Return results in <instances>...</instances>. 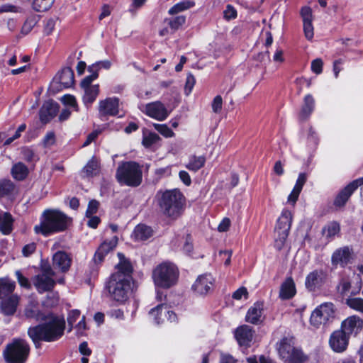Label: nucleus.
<instances>
[{
    "instance_id": "f257e3e1",
    "label": "nucleus",
    "mask_w": 363,
    "mask_h": 363,
    "mask_svg": "<svg viewBox=\"0 0 363 363\" xmlns=\"http://www.w3.org/2000/svg\"><path fill=\"white\" fill-rule=\"evenodd\" d=\"M118 257L119 262L116 266V271L109 277L106 287L111 298L123 303L131 292L133 268L123 254L118 252Z\"/></svg>"
},
{
    "instance_id": "f03ea898",
    "label": "nucleus",
    "mask_w": 363,
    "mask_h": 363,
    "mask_svg": "<svg viewBox=\"0 0 363 363\" xmlns=\"http://www.w3.org/2000/svg\"><path fill=\"white\" fill-rule=\"evenodd\" d=\"M65 329L64 318L51 316L45 323L30 327L28 335L38 348L40 347L41 341L54 342L59 340L63 335Z\"/></svg>"
},
{
    "instance_id": "7ed1b4c3",
    "label": "nucleus",
    "mask_w": 363,
    "mask_h": 363,
    "mask_svg": "<svg viewBox=\"0 0 363 363\" xmlns=\"http://www.w3.org/2000/svg\"><path fill=\"white\" fill-rule=\"evenodd\" d=\"M71 223L72 219L64 213L58 210H45L40 223L35 225L34 231L47 237L66 230Z\"/></svg>"
},
{
    "instance_id": "20e7f679",
    "label": "nucleus",
    "mask_w": 363,
    "mask_h": 363,
    "mask_svg": "<svg viewBox=\"0 0 363 363\" xmlns=\"http://www.w3.org/2000/svg\"><path fill=\"white\" fill-rule=\"evenodd\" d=\"M157 203L160 212L171 220H175L183 213L185 199L183 194L177 189L167 190L158 193Z\"/></svg>"
},
{
    "instance_id": "39448f33",
    "label": "nucleus",
    "mask_w": 363,
    "mask_h": 363,
    "mask_svg": "<svg viewBox=\"0 0 363 363\" xmlns=\"http://www.w3.org/2000/svg\"><path fill=\"white\" fill-rule=\"evenodd\" d=\"M116 177L121 184L138 186L143 179L142 166L134 161L123 162L118 164Z\"/></svg>"
},
{
    "instance_id": "423d86ee",
    "label": "nucleus",
    "mask_w": 363,
    "mask_h": 363,
    "mask_svg": "<svg viewBox=\"0 0 363 363\" xmlns=\"http://www.w3.org/2000/svg\"><path fill=\"white\" fill-rule=\"evenodd\" d=\"M152 278L156 286L164 289L170 288L178 281V268L172 263H162L153 270Z\"/></svg>"
},
{
    "instance_id": "0eeeda50",
    "label": "nucleus",
    "mask_w": 363,
    "mask_h": 363,
    "mask_svg": "<svg viewBox=\"0 0 363 363\" xmlns=\"http://www.w3.org/2000/svg\"><path fill=\"white\" fill-rule=\"evenodd\" d=\"M280 357L285 363H305L309 357L301 348L295 347L292 338L284 337L277 346Z\"/></svg>"
},
{
    "instance_id": "6e6552de",
    "label": "nucleus",
    "mask_w": 363,
    "mask_h": 363,
    "mask_svg": "<svg viewBox=\"0 0 363 363\" xmlns=\"http://www.w3.org/2000/svg\"><path fill=\"white\" fill-rule=\"evenodd\" d=\"M30 352L28 342L23 339H13L3 352L7 363H25Z\"/></svg>"
},
{
    "instance_id": "1a4fd4ad",
    "label": "nucleus",
    "mask_w": 363,
    "mask_h": 363,
    "mask_svg": "<svg viewBox=\"0 0 363 363\" xmlns=\"http://www.w3.org/2000/svg\"><path fill=\"white\" fill-rule=\"evenodd\" d=\"M335 308L331 302H325L318 306L312 312L310 317V324L315 328L321 325H325L335 317Z\"/></svg>"
},
{
    "instance_id": "9d476101",
    "label": "nucleus",
    "mask_w": 363,
    "mask_h": 363,
    "mask_svg": "<svg viewBox=\"0 0 363 363\" xmlns=\"http://www.w3.org/2000/svg\"><path fill=\"white\" fill-rule=\"evenodd\" d=\"M292 223V213L288 209H284L281 216L279 217L275 231L278 236L275 240V246L278 250H281L284 243L289 235V232Z\"/></svg>"
},
{
    "instance_id": "9b49d317",
    "label": "nucleus",
    "mask_w": 363,
    "mask_h": 363,
    "mask_svg": "<svg viewBox=\"0 0 363 363\" xmlns=\"http://www.w3.org/2000/svg\"><path fill=\"white\" fill-rule=\"evenodd\" d=\"M55 272L50 266H45L42 268L40 274L34 278V286L40 293H44L52 290L56 281L54 279Z\"/></svg>"
},
{
    "instance_id": "f8f14e48",
    "label": "nucleus",
    "mask_w": 363,
    "mask_h": 363,
    "mask_svg": "<svg viewBox=\"0 0 363 363\" xmlns=\"http://www.w3.org/2000/svg\"><path fill=\"white\" fill-rule=\"evenodd\" d=\"M140 111L147 116L163 121L167 118L170 114V111L167 109L164 104L160 101L148 103L145 105L140 106Z\"/></svg>"
},
{
    "instance_id": "ddd939ff",
    "label": "nucleus",
    "mask_w": 363,
    "mask_h": 363,
    "mask_svg": "<svg viewBox=\"0 0 363 363\" xmlns=\"http://www.w3.org/2000/svg\"><path fill=\"white\" fill-rule=\"evenodd\" d=\"M326 274L321 269H315L310 272L306 277V288L311 292L320 289L325 283Z\"/></svg>"
},
{
    "instance_id": "4468645a",
    "label": "nucleus",
    "mask_w": 363,
    "mask_h": 363,
    "mask_svg": "<svg viewBox=\"0 0 363 363\" xmlns=\"http://www.w3.org/2000/svg\"><path fill=\"white\" fill-rule=\"evenodd\" d=\"M362 185H363V177L351 182L337 194L334 201V205L338 207L345 206L352 193Z\"/></svg>"
},
{
    "instance_id": "2eb2a0df",
    "label": "nucleus",
    "mask_w": 363,
    "mask_h": 363,
    "mask_svg": "<svg viewBox=\"0 0 363 363\" xmlns=\"http://www.w3.org/2000/svg\"><path fill=\"white\" fill-rule=\"evenodd\" d=\"M354 278L357 280V286L350 292V296L345 298V304L351 309L363 313V298L354 297L362 287V281L359 275L354 276Z\"/></svg>"
},
{
    "instance_id": "dca6fc26",
    "label": "nucleus",
    "mask_w": 363,
    "mask_h": 363,
    "mask_svg": "<svg viewBox=\"0 0 363 363\" xmlns=\"http://www.w3.org/2000/svg\"><path fill=\"white\" fill-rule=\"evenodd\" d=\"M363 328V320L358 315H354L342 321L341 330L349 337L350 335L356 336Z\"/></svg>"
},
{
    "instance_id": "f3484780",
    "label": "nucleus",
    "mask_w": 363,
    "mask_h": 363,
    "mask_svg": "<svg viewBox=\"0 0 363 363\" xmlns=\"http://www.w3.org/2000/svg\"><path fill=\"white\" fill-rule=\"evenodd\" d=\"M349 342V337L342 330L334 331L329 340L331 349L335 352H342L346 350Z\"/></svg>"
},
{
    "instance_id": "a211bd4d",
    "label": "nucleus",
    "mask_w": 363,
    "mask_h": 363,
    "mask_svg": "<svg viewBox=\"0 0 363 363\" xmlns=\"http://www.w3.org/2000/svg\"><path fill=\"white\" fill-rule=\"evenodd\" d=\"M353 250L348 246L337 249L332 255L333 265L345 267L352 259Z\"/></svg>"
},
{
    "instance_id": "6ab92c4d",
    "label": "nucleus",
    "mask_w": 363,
    "mask_h": 363,
    "mask_svg": "<svg viewBox=\"0 0 363 363\" xmlns=\"http://www.w3.org/2000/svg\"><path fill=\"white\" fill-rule=\"evenodd\" d=\"M59 111V105L57 102L50 100L45 101L39 111L40 120L43 123L50 122Z\"/></svg>"
},
{
    "instance_id": "aec40b11",
    "label": "nucleus",
    "mask_w": 363,
    "mask_h": 363,
    "mask_svg": "<svg viewBox=\"0 0 363 363\" xmlns=\"http://www.w3.org/2000/svg\"><path fill=\"white\" fill-rule=\"evenodd\" d=\"M119 100L116 97L107 98L99 104V111L101 116H116L118 113Z\"/></svg>"
},
{
    "instance_id": "412c9836",
    "label": "nucleus",
    "mask_w": 363,
    "mask_h": 363,
    "mask_svg": "<svg viewBox=\"0 0 363 363\" xmlns=\"http://www.w3.org/2000/svg\"><path fill=\"white\" fill-rule=\"evenodd\" d=\"M214 279L210 274L199 276L192 286V289L199 294H206L212 289Z\"/></svg>"
},
{
    "instance_id": "4be33fe9",
    "label": "nucleus",
    "mask_w": 363,
    "mask_h": 363,
    "mask_svg": "<svg viewBox=\"0 0 363 363\" xmlns=\"http://www.w3.org/2000/svg\"><path fill=\"white\" fill-rule=\"evenodd\" d=\"M72 258L64 251H57L52 256V266L62 272H67L71 266Z\"/></svg>"
},
{
    "instance_id": "5701e85b",
    "label": "nucleus",
    "mask_w": 363,
    "mask_h": 363,
    "mask_svg": "<svg viewBox=\"0 0 363 363\" xmlns=\"http://www.w3.org/2000/svg\"><path fill=\"white\" fill-rule=\"evenodd\" d=\"M118 238L113 237L110 240H106L99 246L98 250L94 254L93 260L96 264L101 263L105 256L111 250H113L117 245Z\"/></svg>"
},
{
    "instance_id": "b1692460",
    "label": "nucleus",
    "mask_w": 363,
    "mask_h": 363,
    "mask_svg": "<svg viewBox=\"0 0 363 363\" xmlns=\"http://www.w3.org/2000/svg\"><path fill=\"white\" fill-rule=\"evenodd\" d=\"M253 335L252 328L247 325L238 327L235 332V337L241 346H249L252 340Z\"/></svg>"
},
{
    "instance_id": "393cba45",
    "label": "nucleus",
    "mask_w": 363,
    "mask_h": 363,
    "mask_svg": "<svg viewBox=\"0 0 363 363\" xmlns=\"http://www.w3.org/2000/svg\"><path fill=\"white\" fill-rule=\"evenodd\" d=\"M264 306L262 302L255 303L247 311L245 320L252 324H258L262 322Z\"/></svg>"
},
{
    "instance_id": "a878e982",
    "label": "nucleus",
    "mask_w": 363,
    "mask_h": 363,
    "mask_svg": "<svg viewBox=\"0 0 363 363\" xmlns=\"http://www.w3.org/2000/svg\"><path fill=\"white\" fill-rule=\"evenodd\" d=\"M1 300L0 308L1 312L6 315H13L18 306L20 297L18 295L10 296Z\"/></svg>"
},
{
    "instance_id": "bb28decb",
    "label": "nucleus",
    "mask_w": 363,
    "mask_h": 363,
    "mask_svg": "<svg viewBox=\"0 0 363 363\" xmlns=\"http://www.w3.org/2000/svg\"><path fill=\"white\" fill-rule=\"evenodd\" d=\"M24 315L27 318L34 319L36 321L45 320L47 316L40 311L38 308V303L36 301H30L26 306Z\"/></svg>"
},
{
    "instance_id": "cd10ccee",
    "label": "nucleus",
    "mask_w": 363,
    "mask_h": 363,
    "mask_svg": "<svg viewBox=\"0 0 363 363\" xmlns=\"http://www.w3.org/2000/svg\"><path fill=\"white\" fill-rule=\"evenodd\" d=\"M296 293V285L292 277H287L281 284L279 298L282 300H289L293 298Z\"/></svg>"
},
{
    "instance_id": "c85d7f7f",
    "label": "nucleus",
    "mask_w": 363,
    "mask_h": 363,
    "mask_svg": "<svg viewBox=\"0 0 363 363\" xmlns=\"http://www.w3.org/2000/svg\"><path fill=\"white\" fill-rule=\"evenodd\" d=\"M16 282L8 277L0 278V299L15 296Z\"/></svg>"
},
{
    "instance_id": "c756f323",
    "label": "nucleus",
    "mask_w": 363,
    "mask_h": 363,
    "mask_svg": "<svg viewBox=\"0 0 363 363\" xmlns=\"http://www.w3.org/2000/svg\"><path fill=\"white\" fill-rule=\"evenodd\" d=\"M153 235V230L151 227L145 224L138 225L133 233V236L135 240L144 241Z\"/></svg>"
},
{
    "instance_id": "7c9ffc66",
    "label": "nucleus",
    "mask_w": 363,
    "mask_h": 363,
    "mask_svg": "<svg viewBox=\"0 0 363 363\" xmlns=\"http://www.w3.org/2000/svg\"><path fill=\"white\" fill-rule=\"evenodd\" d=\"M14 220L10 213L0 212V232L9 235L13 230Z\"/></svg>"
},
{
    "instance_id": "2f4dec72",
    "label": "nucleus",
    "mask_w": 363,
    "mask_h": 363,
    "mask_svg": "<svg viewBox=\"0 0 363 363\" xmlns=\"http://www.w3.org/2000/svg\"><path fill=\"white\" fill-rule=\"evenodd\" d=\"M57 79L60 84L64 88H69L74 84V72L70 67H65L57 75Z\"/></svg>"
},
{
    "instance_id": "473e14b6",
    "label": "nucleus",
    "mask_w": 363,
    "mask_h": 363,
    "mask_svg": "<svg viewBox=\"0 0 363 363\" xmlns=\"http://www.w3.org/2000/svg\"><path fill=\"white\" fill-rule=\"evenodd\" d=\"M84 90L83 101L86 106L91 105L97 98L100 89L99 84L82 88Z\"/></svg>"
},
{
    "instance_id": "72a5a7b5",
    "label": "nucleus",
    "mask_w": 363,
    "mask_h": 363,
    "mask_svg": "<svg viewBox=\"0 0 363 363\" xmlns=\"http://www.w3.org/2000/svg\"><path fill=\"white\" fill-rule=\"evenodd\" d=\"M206 163V157L203 155H191L187 163L185 164L186 169L191 172H196L201 169Z\"/></svg>"
},
{
    "instance_id": "f704fd0d",
    "label": "nucleus",
    "mask_w": 363,
    "mask_h": 363,
    "mask_svg": "<svg viewBox=\"0 0 363 363\" xmlns=\"http://www.w3.org/2000/svg\"><path fill=\"white\" fill-rule=\"evenodd\" d=\"M315 108V100L312 95L307 94L304 97V103L301 108L299 116L302 120L307 119Z\"/></svg>"
},
{
    "instance_id": "c9c22d12",
    "label": "nucleus",
    "mask_w": 363,
    "mask_h": 363,
    "mask_svg": "<svg viewBox=\"0 0 363 363\" xmlns=\"http://www.w3.org/2000/svg\"><path fill=\"white\" fill-rule=\"evenodd\" d=\"M11 173L14 179L23 181L28 175L29 170L26 164L19 162L13 165Z\"/></svg>"
},
{
    "instance_id": "e433bc0d",
    "label": "nucleus",
    "mask_w": 363,
    "mask_h": 363,
    "mask_svg": "<svg viewBox=\"0 0 363 363\" xmlns=\"http://www.w3.org/2000/svg\"><path fill=\"white\" fill-rule=\"evenodd\" d=\"M186 23V16L179 15L170 18H166L164 20V23L170 28L172 32L175 33L180 28L182 27Z\"/></svg>"
},
{
    "instance_id": "4c0bfd02",
    "label": "nucleus",
    "mask_w": 363,
    "mask_h": 363,
    "mask_svg": "<svg viewBox=\"0 0 363 363\" xmlns=\"http://www.w3.org/2000/svg\"><path fill=\"white\" fill-rule=\"evenodd\" d=\"M99 165L97 160L92 157L83 168L82 173L83 177H91L96 175L99 171Z\"/></svg>"
},
{
    "instance_id": "58836bf2",
    "label": "nucleus",
    "mask_w": 363,
    "mask_h": 363,
    "mask_svg": "<svg viewBox=\"0 0 363 363\" xmlns=\"http://www.w3.org/2000/svg\"><path fill=\"white\" fill-rule=\"evenodd\" d=\"M194 4V2L191 1H183L179 2L169 9L168 13L169 15L177 14L179 12L184 11L193 7Z\"/></svg>"
},
{
    "instance_id": "ea45409f",
    "label": "nucleus",
    "mask_w": 363,
    "mask_h": 363,
    "mask_svg": "<svg viewBox=\"0 0 363 363\" xmlns=\"http://www.w3.org/2000/svg\"><path fill=\"white\" fill-rule=\"evenodd\" d=\"M15 189L16 186L11 180H3L0 182V197L13 194Z\"/></svg>"
},
{
    "instance_id": "a19ab883",
    "label": "nucleus",
    "mask_w": 363,
    "mask_h": 363,
    "mask_svg": "<svg viewBox=\"0 0 363 363\" xmlns=\"http://www.w3.org/2000/svg\"><path fill=\"white\" fill-rule=\"evenodd\" d=\"M340 225L337 222H331L323 228L322 233L327 238H332L340 232Z\"/></svg>"
},
{
    "instance_id": "79ce46f5",
    "label": "nucleus",
    "mask_w": 363,
    "mask_h": 363,
    "mask_svg": "<svg viewBox=\"0 0 363 363\" xmlns=\"http://www.w3.org/2000/svg\"><path fill=\"white\" fill-rule=\"evenodd\" d=\"M55 0H33V8L38 12H43L49 10L52 6Z\"/></svg>"
},
{
    "instance_id": "37998d69",
    "label": "nucleus",
    "mask_w": 363,
    "mask_h": 363,
    "mask_svg": "<svg viewBox=\"0 0 363 363\" xmlns=\"http://www.w3.org/2000/svg\"><path fill=\"white\" fill-rule=\"evenodd\" d=\"M337 289L338 293L342 296H349V294H350L351 289V281H350L347 279H342L339 282Z\"/></svg>"
},
{
    "instance_id": "c03bdc74",
    "label": "nucleus",
    "mask_w": 363,
    "mask_h": 363,
    "mask_svg": "<svg viewBox=\"0 0 363 363\" xmlns=\"http://www.w3.org/2000/svg\"><path fill=\"white\" fill-rule=\"evenodd\" d=\"M59 295L56 292H52L47 295L45 300L43 304L49 308H52L58 304Z\"/></svg>"
},
{
    "instance_id": "a18cd8bd",
    "label": "nucleus",
    "mask_w": 363,
    "mask_h": 363,
    "mask_svg": "<svg viewBox=\"0 0 363 363\" xmlns=\"http://www.w3.org/2000/svg\"><path fill=\"white\" fill-rule=\"evenodd\" d=\"M155 129L165 138H172L174 135V132L166 124L154 123Z\"/></svg>"
},
{
    "instance_id": "49530a36",
    "label": "nucleus",
    "mask_w": 363,
    "mask_h": 363,
    "mask_svg": "<svg viewBox=\"0 0 363 363\" xmlns=\"http://www.w3.org/2000/svg\"><path fill=\"white\" fill-rule=\"evenodd\" d=\"M167 308L164 304H160L156 307L152 308L149 313L150 315L153 318L155 322L157 324L160 323V316L162 315V311L163 308Z\"/></svg>"
},
{
    "instance_id": "de8ad7c7",
    "label": "nucleus",
    "mask_w": 363,
    "mask_h": 363,
    "mask_svg": "<svg viewBox=\"0 0 363 363\" xmlns=\"http://www.w3.org/2000/svg\"><path fill=\"white\" fill-rule=\"evenodd\" d=\"M159 140L160 137L157 134L150 133L148 135L143 137L142 143L145 147H149L156 143Z\"/></svg>"
},
{
    "instance_id": "09e8293b",
    "label": "nucleus",
    "mask_w": 363,
    "mask_h": 363,
    "mask_svg": "<svg viewBox=\"0 0 363 363\" xmlns=\"http://www.w3.org/2000/svg\"><path fill=\"white\" fill-rule=\"evenodd\" d=\"M301 16L303 19V23H312L313 14L312 9L308 6H304L301 10Z\"/></svg>"
},
{
    "instance_id": "8fccbe9b",
    "label": "nucleus",
    "mask_w": 363,
    "mask_h": 363,
    "mask_svg": "<svg viewBox=\"0 0 363 363\" xmlns=\"http://www.w3.org/2000/svg\"><path fill=\"white\" fill-rule=\"evenodd\" d=\"M80 316V311L77 309L72 310L69 311L68 316H67V322L69 325L70 326L69 331L72 330L73 328V325L76 322V320L79 318Z\"/></svg>"
},
{
    "instance_id": "3c124183",
    "label": "nucleus",
    "mask_w": 363,
    "mask_h": 363,
    "mask_svg": "<svg viewBox=\"0 0 363 363\" xmlns=\"http://www.w3.org/2000/svg\"><path fill=\"white\" fill-rule=\"evenodd\" d=\"M61 101L65 105L73 107L75 111H78V106L76 99L72 95L66 94L62 97Z\"/></svg>"
},
{
    "instance_id": "603ef678",
    "label": "nucleus",
    "mask_w": 363,
    "mask_h": 363,
    "mask_svg": "<svg viewBox=\"0 0 363 363\" xmlns=\"http://www.w3.org/2000/svg\"><path fill=\"white\" fill-rule=\"evenodd\" d=\"M55 143V135L54 132H48L43 139V145L45 147H48Z\"/></svg>"
},
{
    "instance_id": "864d4df0",
    "label": "nucleus",
    "mask_w": 363,
    "mask_h": 363,
    "mask_svg": "<svg viewBox=\"0 0 363 363\" xmlns=\"http://www.w3.org/2000/svg\"><path fill=\"white\" fill-rule=\"evenodd\" d=\"M99 203L96 200H91L89 202L86 211V216H94L99 208Z\"/></svg>"
},
{
    "instance_id": "5fc2aeb1",
    "label": "nucleus",
    "mask_w": 363,
    "mask_h": 363,
    "mask_svg": "<svg viewBox=\"0 0 363 363\" xmlns=\"http://www.w3.org/2000/svg\"><path fill=\"white\" fill-rule=\"evenodd\" d=\"M223 14L224 18L228 21L235 19L237 17V11L233 6L228 4L223 12Z\"/></svg>"
},
{
    "instance_id": "6e6d98bb",
    "label": "nucleus",
    "mask_w": 363,
    "mask_h": 363,
    "mask_svg": "<svg viewBox=\"0 0 363 363\" xmlns=\"http://www.w3.org/2000/svg\"><path fill=\"white\" fill-rule=\"evenodd\" d=\"M35 24L36 21L35 18H28L22 26V33L24 34L28 33Z\"/></svg>"
},
{
    "instance_id": "4d7b16f0",
    "label": "nucleus",
    "mask_w": 363,
    "mask_h": 363,
    "mask_svg": "<svg viewBox=\"0 0 363 363\" xmlns=\"http://www.w3.org/2000/svg\"><path fill=\"white\" fill-rule=\"evenodd\" d=\"M223 99L220 95L216 96L212 102V110L214 113H220L222 109Z\"/></svg>"
},
{
    "instance_id": "13d9d810",
    "label": "nucleus",
    "mask_w": 363,
    "mask_h": 363,
    "mask_svg": "<svg viewBox=\"0 0 363 363\" xmlns=\"http://www.w3.org/2000/svg\"><path fill=\"white\" fill-rule=\"evenodd\" d=\"M303 32L305 37L307 40H311L313 39L314 35L313 26L312 23H303Z\"/></svg>"
},
{
    "instance_id": "bf43d9fd",
    "label": "nucleus",
    "mask_w": 363,
    "mask_h": 363,
    "mask_svg": "<svg viewBox=\"0 0 363 363\" xmlns=\"http://www.w3.org/2000/svg\"><path fill=\"white\" fill-rule=\"evenodd\" d=\"M196 80L194 75L191 73L187 74L185 84V91L186 94H189L195 84Z\"/></svg>"
},
{
    "instance_id": "052dcab7",
    "label": "nucleus",
    "mask_w": 363,
    "mask_h": 363,
    "mask_svg": "<svg viewBox=\"0 0 363 363\" xmlns=\"http://www.w3.org/2000/svg\"><path fill=\"white\" fill-rule=\"evenodd\" d=\"M323 61L320 58H317L312 61L311 62V70L317 74H319L323 71Z\"/></svg>"
},
{
    "instance_id": "680f3d73",
    "label": "nucleus",
    "mask_w": 363,
    "mask_h": 363,
    "mask_svg": "<svg viewBox=\"0 0 363 363\" xmlns=\"http://www.w3.org/2000/svg\"><path fill=\"white\" fill-rule=\"evenodd\" d=\"M98 77H99V74H90L89 76H86L81 82V87L84 88V87L93 86L91 84V83L93 82V81L96 79L98 78Z\"/></svg>"
},
{
    "instance_id": "e2e57ef3",
    "label": "nucleus",
    "mask_w": 363,
    "mask_h": 363,
    "mask_svg": "<svg viewBox=\"0 0 363 363\" xmlns=\"http://www.w3.org/2000/svg\"><path fill=\"white\" fill-rule=\"evenodd\" d=\"M55 26V21L52 18L46 20L44 23V33L46 35H50L53 31Z\"/></svg>"
},
{
    "instance_id": "0e129e2a",
    "label": "nucleus",
    "mask_w": 363,
    "mask_h": 363,
    "mask_svg": "<svg viewBox=\"0 0 363 363\" xmlns=\"http://www.w3.org/2000/svg\"><path fill=\"white\" fill-rule=\"evenodd\" d=\"M36 250V245L34 242H31L26 245L22 249V254L24 257H29Z\"/></svg>"
},
{
    "instance_id": "69168bd1",
    "label": "nucleus",
    "mask_w": 363,
    "mask_h": 363,
    "mask_svg": "<svg viewBox=\"0 0 363 363\" xmlns=\"http://www.w3.org/2000/svg\"><path fill=\"white\" fill-rule=\"evenodd\" d=\"M100 133H101V131L98 130H95L92 131L91 133H90L87 135L86 140L84 141V143L82 145V147H86L89 145H90L92 142H94L97 138V137L99 136V135Z\"/></svg>"
},
{
    "instance_id": "338daca9",
    "label": "nucleus",
    "mask_w": 363,
    "mask_h": 363,
    "mask_svg": "<svg viewBox=\"0 0 363 363\" xmlns=\"http://www.w3.org/2000/svg\"><path fill=\"white\" fill-rule=\"evenodd\" d=\"M306 180H307L306 174V173H300L294 188L301 191L303 186L305 184Z\"/></svg>"
},
{
    "instance_id": "774afa93",
    "label": "nucleus",
    "mask_w": 363,
    "mask_h": 363,
    "mask_svg": "<svg viewBox=\"0 0 363 363\" xmlns=\"http://www.w3.org/2000/svg\"><path fill=\"white\" fill-rule=\"evenodd\" d=\"M16 278L18 279L19 284L21 286L25 287V288H30V284L29 283L28 279L26 277H23L20 271L16 272Z\"/></svg>"
}]
</instances>
